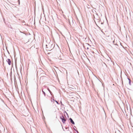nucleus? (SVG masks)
<instances>
[{"label":"nucleus","mask_w":133,"mask_h":133,"mask_svg":"<svg viewBox=\"0 0 133 133\" xmlns=\"http://www.w3.org/2000/svg\"><path fill=\"white\" fill-rule=\"evenodd\" d=\"M60 118L62 119V122L63 123H64L65 122V121L66 120L65 119V118H64V117L63 116H62Z\"/></svg>","instance_id":"nucleus-1"},{"label":"nucleus","mask_w":133,"mask_h":133,"mask_svg":"<svg viewBox=\"0 0 133 133\" xmlns=\"http://www.w3.org/2000/svg\"><path fill=\"white\" fill-rule=\"evenodd\" d=\"M6 61L8 62L9 65H10L11 64V60L9 59H7L6 60Z\"/></svg>","instance_id":"nucleus-2"},{"label":"nucleus","mask_w":133,"mask_h":133,"mask_svg":"<svg viewBox=\"0 0 133 133\" xmlns=\"http://www.w3.org/2000/svg\"><path fill=\"white\" fill-rule=\"evenodd\" d=\"M70 120L71 122L73 124H74L75 123L72 120V119L71 118H70Z\"/></svg>","instance_id":"nucleus-3"},{"label":"nucleus","mask_w":133,"mask_h":133,"mask_svg":"<svg viewBox=\"0 0 133 133\" xmlns=\"http://www.w3.org/2000/svg\"><path fill=\"white\" fill-rule=\"evenodd\" d=\"M42 92L44 94H45V93L43 91V90H42Z\"/></svg>","instance_id":"nucleus-4"},{"label":"nucleus","mask_w":133,"mask_h":133,"mask_svg":"<svg viewBox=\"0 0 133 133\" xmlns=\"http://www.w3.org/2000/svg\"><path fill=\"white\" fill-rule=\"evenodd\" d=\"M55 101L58 104V102L57 101Z\"/></svg>","instance_id":"nucleus-5"}]
</instances>
